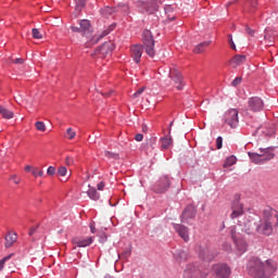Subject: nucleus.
<instances>
[{
    "instance_id": "obj_56",
    "label": "nucleus",
    "mask_w": 278,
    "mask_h": 278,
    "mask_svg": "<svg viewBox=\"0 0 278 278\" xmlns=\"http://www.w3.org/2000/svg\"><path fill=\"white\" fill-rule=\"evenodd\" d=\"M266 136H273V134H275V129H271V131L265 132Z\"/></svg>"
},
{
    "instance_id": "obj_1",
    "label": "nucleus",
    "mask_w": 278,
    "mask_h": 278,
    "mask_svg": "<svg viewBox=\"0 0 278 278\" xmlns=\"http://www.w3.org/2000/svg\"><path fill=\"white\" fill-rule=\"evenodd\" d=\"M277 270V263L267 261L266 265L260 258H252L249 262V275L254 278H269Z\"/></svg>"
},
{
    "instance_id": "obj_12",
    "label": "nucleus",
    "mask_w": 278,
    "mask_h": 278,
    "mask_svg": "<svg viewBox=\"0 0 278 278\" xmlns=\"http://www.w3.org/2000/svg\"><path fill=\"white\" fill-rule=\"evenodd\" d=\"M213 270L218 278H227L229 275H231V269H229L225 264L215 265Z\"/></svg>"
},
{
    "instance_id": "obj_4",
    "label": "nucleus",
    "mask_w": 278,
    "mask_h": 278,
    "mask_svg": "<svg viewBox=\"0 0 278 278\" xmlns=\"http://www.w3.org/2000/svg\"><path fill=\"white\" fill-rule=\"evenodd\" d=\"M162 4L161 1L159 0H151V2H146V1H139L138 5L141 8L142 13L147 14H153V12H156L157 8Z\"/></svg>"
},
{
    "instance_id": "obj_18",
    "label": "nucleus",
    "mask_w": 278,
    "mask_h": 278,
    "mask_svg": "<svg viewBox=\"0 0 278 278\" xmlns=\"http://www.w3.org/2000/svg\"><path fill=\"white\" fill-rule=\"evenodd\" d=\"M130 58H132L136 64H140V59L142 58L141 45H135L130 48Z\"/></svg>"
},
{
    "instance_id": "obj_52",
    "label": "nucleus",
    "mask_w": 278,
    "mask_h": 278,
    "mask_svg": "<svg viewBox=\"0 0 278 278\" xmlns=\"http://www.w3.org/2000/svg\"><path fill=\"white\" fill-rule=\"evenodd\" d=\"M97 188H98V190H103V188H105V182H103V181L99 182Z\"/></svg>"
},
{
    "instance_id": "obj_16",
    "label": "nucleus",
    "mask_w": 278,
    "mask_h": 278,
    "mask_svg": "<svg viewBox=\"0 0 278 278\" xmlns=\"http://www.w3.org/2000/svg\"><path fill=\"white\" fill-rule=\"evenodd\" d=\"M115 46L112 41L104 42L101 47L96 50V55H108L113 52Z\"/></svg>"
},
{
    "instance_id": "obj_46",
    "label": "nucleus",
    "mask_w": 278,
    "mask_h": 278,
    "mask_svg": "<svg viewBox=\"0 0 278 278\" xmlns=\"http://www.w3.org/2000/svg\"><path fill=\"white\" fill-rule=\"evenodd\" d=\"M65 164L66 166H73V164H75V160L71 156H67L65 160Z\"/></svg>"
},
{
    "instance_id": "obj_64",
    "label": "nucleus",
    "mask_w": 278,
    "mask_h": 278,
    "mask_svg": "<svg viewBox=\"0 0 278 278\" xmlns=\"http://www.w3.org/2000/svg\"><path fill=\"white\" fill-rule=\"evenodd\" d=\"M170 21H175V16H173V17L170 18Z\"/></svg>"
},
{
    "instance_id": "obj_5",
    "label": "nucleus",
    "mask_w": 278,
    "mask_h": 278,
    "mask_svg": "<svg viewBox=\"0 0 278 278\" xmlns=\"http://www.w3.org/2000/svg\"><path fill=\"white\" fill-rule=\"evenodd\" d=\"M169 77L176 90H184V76H181V72H179V70H170Z\"/></svg>"
},
{
    "instance_id": "obj_58",
    "label": "nucleus",
    "mask_w": 278,
    "mask_h": 278,
    "mask_svg": "<svg viewBox=\"0 0 278 278\" xmlns=\"http://www.w3.org/2000/svg\"><path fill=\"white\" fill-rule=\"evenodd\" d=\"M173 127V122L169 124V130H168V136H170V128Z\"/></svg>"
},
{
    "instance_id": "obj_57",
    "label": "nucleus",
    "mask_w": 278,
    "mask_h": 278,
    "mask_svg": "<svg viewBox=\"0 0 278 278\" xmlns=\"http://www.w3.org/2000/svg\"><path fill=\"white\" fill-rule=\"evenodd\" d=\"M226 251H231V245L226 244Z\"/></svg>"
},
{
    "instance_id": "obj_15",
    "label": "nucleus",
    "mask_w": 278,
    "mask_h": 278,
    "mask_svg": "<svg viewBox=\"0 0 278 278\" xmlns=\"http://www.w3.org/2000/svg\"><path fill=\"white\" fill-rule=\"evenodd\" d=\"M194 216H197V207L188 205L182 212L181 223H188V220H191Z\"/></svg>"
},
{
    "instance_id": "obj_51",
    "label": "nucleus",
    "mask_w": 278,
    "mask_h": 278,
    "mask_svg": "<svg viewBox=\"0 0 278 278\" xmlns=\"http://www.w3.org/2000/svg\"><path fill=\"white\" fill-rule=\"evenodd\" d=\"M143 138H144V136H143L142 134H137V135L135 136V140H136L137 142H142Z\"/></svg>"
},
{
    "instance_id": "obj_29",
    "label": "nucleus",
    "mask_w": 278,
    "mask_h": 278,
    "mask_svg": "<svg viewBox=\"0 0 278 278\" xmlns=\"http://www.w3.org/2000/svg\"><path fill=\"white\" fill-rule=\"evenodd\" d=\"M207 47H210V41L201 42L198 46H195V48L193 49V53H203V51H205Z\"/></svg>"
},
{
    "instance_id": "obj_17",
    "label": "nucleus",
    "mask_w": 278,
    "mask_h": 278,
    "mask_svg": "<svg viewBox=\"0 0 278 278\" xmlns=\"http://www.w3.org/2000/svg\"><path fill=\"white\" fill-rule=\"evenodd\" d=\"M174 229H175V231L178 232V236H180L185 242H189L190 232H189L188 227L180 225V224H175Z\"/></svg>"
},
{
    "instance_id": "obj_10",
    "label": "nucleus",
    "mask_w": 278,
    "mask_h": 278,
    "mask_svg": "<svg viewBox=\"0 0 278 278\" xmlns=\"http://www.w3.org/2000/svg\"><path fill=\"white\" fill-rule=\"evenodd\" d=\"M263 220L278 225L277 211L273 210L270 206L265 207L263 211Z\"/></svg>"
},
{
    "instance_id": "obj_32",
    "label": "nucleus",
    "mask_w": 278,
    "mask_h": 278,
    "mask_svg": "<svg viewBox=\"0 0 278 278\" xmlns=\"http://www.w3.org/2000/svg\"><path fill=\"white\" fill-rule=\"evenodd\" d=\"M173 146V138L172 137H163L161 139V147L162 149H168V147Z\"/></svg>"
},
{
    "instance_id": "obj_41",
    "label": "nucleus",
    "mask_w": 278,
    "mask_h": 278,
    "mask_svg": "<svg viewBox=\"0 0 278 278\" xmlns=\"http://www.w3.org/2000/svg\"><path fill=\"white\" fill-rule=\"evenodd\" d=\"M144 90H147V87H141L139 88L134 94H132V99H138V97H140V94H142L144 92Z\"/></svg>"
},
{
    "instance_id": "obj_61",
    "label": "nucleus",
    "mask_w": 278,
    "mask_h": 278,
    "mask_svg": "<svg viewBox=\"0 0 278 278\" xmlns=\"http://www.w3.org/2000/svg\"><path fill=\"white\" fill-rule=\"evenodd\" d=\"M142 131H147V125H142Z\"/></svg>"
},
{
    "instance_id": "obj_26",
    "label": "nucleus",
    "mask_w": 278,
    "mask_h": 278,
    "mask_svg": "<svg viewBox=\"0 0 278 278\" xmlns=\"http://www.w3.org/2000/svg\"><path fill=\"white\" fill-rule=\"evenodd\" d=\"M73 242H74V244H76V247H79V248L90 247V244L92 242V238H88V239H74Z\"/></svg>"
},
{
    "instance_id": "obj_60",
    "label": "nucleus",
    "mask_w": 278,
    "mask_h": 278,
    "mask_svg": "<svg viewBox=\"0 0 278 278\" xmlns=\"http://www.w3.org/2000/svg\"><path fill=\"white\" fill-rule=\"evenodd\" d=\"M231 49H236V43H230Z\"/></svg>"
},
{
    "instance_id": "obj_44",
    "label": "nucleus",
    "mask_w": 278,
    "mask_h": 278,
    "mask_svg": "<svg viewBox=\"0 0 278 278\" xmlns=\"http://www.w3.org/2000/svg\"><path fill=\"white\" fill-rule=\"evenodd\" d=\"M129 255H131V249H127L126 251H124L122 254H121V257L123 260H127L129 257Z\"/></svg>"
},
{
    "instance_id": "obj_21",
    "label": "nucleus",
    "mask_w": 278,
    "mask_h": 278,
    "mask_svg": "<svg viewBox=\"0 0 278 278\" xmlns=\"http://www.w3.org/2000/svg\"><path fill=\"white\" fill-rule=\"evenodd\" d=\"M188 251L185 250H176L174 253V258L178 264H182V262H188Z\"/></svg>"
},
{
    "instance_id": "obj_27",
    "label": "nucleus",
    "mask_w": 278,
    "mask_h": 278,
    "mask_svg": "<svg viewBox=\"0 0 278 278\" xmlns=\"http://www.w3.org/2000/svg\"><path fill=\"white\" fill-rule=\"evenodd\" d=\"M75 1V12L76 15L79 14L81 12V10H84L86 8V3L88 2V0H74Z\"/></svg>"
},
{
    "instance_id": "obj_36",
    "label": "nucleus",
    "mask_w": 278,
    "mask_h": 278,
    "mask_svg": "<svg viewBox=\"0 0 278 278\" xmlns=\"http://www.w3.org/2000/svg\"><path fill=\"white\" fill-rule=\"evenodd\" d=\"M104 155L109 160H121V155H118L117 153H114V152L105 151Z\"/></svg>"
},
{
    "instance_id": "obj_63",
    "label": "nucleus",
    "mask_w": 278,
    "mask_h": 278,
    "mask_svg": "<svg viewBox=\"0 0 278 278\" xmlns=\"http://www.w3.org/2000/svg\"><path fill=\"white\" fill-rule=\"evenodd\" d=\"M229 42H230V45H232V42H233V39H232V38H230V39H229Z\"/></svg>"
},
{
    "instance_id": "obj_55",
    "label": "nucleus",
    "mask_w": 278,
    "mask_h": 278,
    "mask_svg": "<svg viewBox=\"0 0 278 278\" xmlns=\"http://www.w3.org/2000/svg\"><path fill=\"white\" fill-rule=\"evenodd\" d=\"M34 233H36V228L33 227L29 229L28 236H33Z\"/></svg>"
},
{
    "instance_id": "obj_34",
    "label": "nucleus",
    "mask_w": 278,
    "mask_h": 278,
    "mask_svg": "<svg viewBox=\"0 0 278 278\" xmlns=\"http://www.w3.org/2000/svg\"><path fill=\"white\" fill-rule=\"evenodd\" d=\"M12 257H14V254H9L7 256H4L1 261H0V270H3V268H5V263L10 262V260H12Z\"/></svg>"
},
{
    "instance_id": "obj_59",
    "label": "nucleus",
    "mask_w": 278,
    "mask_h": 278,
    "mask_svg": "<svg viewBox=\"0 0 278 278\" xmlns=\"http://www.w3.org/2000/svg\"><path fill=\"white\" fill-rule=\"evenodd\" d=\"M90 229H91V233H94V226H90Z\"/></svg>"
},
{
    "instance_id": "obj_22",
    "label": "nucleus",
    "mask_w": 278,
    "mask_h": 278,
    "mask_svg": "<svg viewBox=\"0 0 278 278\" xmlns=\"http://www.w3.org/2000/svg\"><path fill=\"white\" fill-rule=\"evenodd\" d=\"M244 62H247V55L242 54H237L230 60L232 68H238V66H241Z\"/></svg>"
},
{
    "instance_id": "obj_13",
    "label": "nucleus",
    "mask_w": 278,
    "mask_h": 278,
    "mask_svg": "<svg viewBox=\"0 0 278 278\" xmlns=\"http://www.w3.org/2000/svg\"><path fill=\"white\" fill-rule=\"evenodd\" d=\"M201 270L194 265H188L184 273V278H203Z\"/></svg>"
},
{
    "instance_id": "obj_28",
    "label": "nucleus",
    "mask_w": 278,
    "mask_h": 278,
    "mask_svg": "<svg viewBox=\"0 0 278 278\" xmlns=\"http://www.w3.org/2000/svg\"><path fill=\"white\" fill-rule=\"evenodd\" d=\"M108 34H110V31L104 30L102 34L96 35L94 37H92V39L90 40V42L87 43V47H90V45H97V42H99V40H100L101 38H105V36H108Z\"/></svg>"
},
{
    "instance_id": "obj_3",
    "label": "nucleus",
    "mask_w": 278,
    "mask_h": 278,
    "mask_svg": "<svg viewBox=\"0 0 278 278\" xmlns=\"http://www.w3.org/2000/svg\"><path fill=\"white\" fill-rule=\"evenodd\" d=\"M248 155L250 160L254 162V164H264V162H268L275 157V154L268 152L267 150H261V153L249 152Z\"/></svg>"
},
{
    "instance_id": "obj_53",
    "label": "nucleus",
    "mask_w": 278,
    "mask_h": 278,
    "mask_svg": "<svg viewBox=\"0 0 278 278\" xmlns=\"http://www.w3.org/2000/svg\"><path fill=\"white\" fill-rule=\"evenodd\" d=\"M25 62V60L23 59H15L14 60V64H23Z\"/></svg>"
},
{
    "instance_id": "obj_19",
    "label": "nucleus",
    "mask_w": 278,
    "mask_h": 278,
    "mask_svg": "<svg viewBox=\"0 0 278 278\" xmlns=\"http://www.w3.org/2000/svg\"><path fill=\"white\" fill-rule=\"evenodd\" d=\"M170 188V180L167 176H162L156 185V192L164 193Z\"/></svg>"
},
{
    "instance_id": "obj_20",
    "label": "nucleus",
    "mask_w": 278,
    "mask_h": 278,
    "mask_svg": "<svg viewBox=\"0 0 278 278\" xmlns=\"http://www.w3.org/2000/svg\"><path fill=\"white\" fill-rule=\"evenodd\" d=\"M5 243L4 247L5 249H11V247H14V243L16 240H18V235L16 232H8L7 236L4 237Z\"/></svg>"
},
{
    "instance_id": "obj_6",
    "label": "nucleus",
    "mask_w": 278,
    "mask_h": 278,
    "mask_svg": "<svg viewBox=\"0 0 278 278\" xmlns=\"http://www.w3.org/2000/svg\"><path fill=\"white\" fill-rule=\"evenodd\" d=\"M224 118L225 123H227V125H229L232 129H236V127H238V110L231 109L227 111L224 115Z\"/></svg>"
},
{
    "instance_id": "obj_24",
    "label": "nucleus",
    "mask_w": 278,
    "mask_h": 278,
    "mask_svg": "<svg viewBox=\"0 0 278 278\" xmlns=\"http://www.w3.org/2000/svg\"><path fill=\"white\" fill-rule=\"evenodd\" d=\"M236 247H237V251L239 253V255H242V253H247V241H244V239H238L237 241H235Z\"/></svg>"
},
{
    "instance_id": "obj_50",
    "label": "nucleus",
    "mask_w": 278,
    "mask_h": 278,
    "mask_svg": "<svg viewBox=\"0 0 278 278\" xmlns=\"http://www.w3.org/2000/svg\"><path fill=\"white\" fill-rule=\"evenodd\" d=\"M47 175H50L52 177V175H55V168L53 166H49L47 169Z\"/></svg>"
},
{
    "instance_id": "obj_47",
    "label": "nucleus",
    "mask_w": 278,
    "mask_h": 278,
    "mask_svg": "<svg viewBox=\"0 0 278 278\" xmlns=\"http://www.w3.org/2000/svg\"><path fill=\"white\" fill-rule=\"evenodd\" d=\"M10 180L13 181V182L16 184V185L21 184V178H18L17 175H12V176L10 177Z\"/></svg>"
},
{
    "instance_id": "obj_39",
    "label": "nucleus",
    "mask_w": 278,
    "mask_h": 278,
    "mask_svg": "<svg viewBox=\"0 0 278 278\" xmlns=\"http://www.w3.org/2000/svg\"><path fill=\"white\" fill-rule=\"evenodd\" d=\"M33 37L36 40H42V34H40V30H38V28H33Z\"/></svg>"
},
{
    "instance_id": "obj_43",
    "label": "nucleus",
    "mask_w": 278,
    "mask_h": 278,
    "mask_svg": "<svg viewBox=\"0 0 278 278\" xmlns=\"http://www.w3.org/2000/svg\"><path fill=\"white\" fill-rule=\"evenodd\" d=\"M230 233H231V238H232V240H233V242H236L237 240H238V233H237V231H236V226H232L231 228H230Z\"/></svg>"
},
{
    "instance_id": "obj_49",
    "label": "nucleus",
    "mask_w": 278,
    "mask_h": 278,
    "mask_svg": "<svg viewBox=\"0 0 278 278\" xmlns=\"http://www.w3.org/2000/svg\"><path fill=\"white\" fill-rule=\"evenodd\" d=\"M245 31L247 34H249V36H251L253 38V36H255V30L251 29V27L247 26L245 27Z\"/></svg>"
},
{
    "instance_id": "obj_31",
    "label": "nucleus",
    "mask_w": 278,
    "mask_h": 278,
    "mask_svg": "<svg viewBox=\"0 0 278 278\" xmlns=\"http://www.w3.org/2000/svg\"><path fill=\"white\" fill-rule=\"evenodd\" d=\"M89 190L87 192L89 199H91V201H99L100 199V195H99V192H97V189L92 188L89 186Z\"/></svg>"
},
{
    "instance_id": "obj_40",
    "label": "nucleus",
    "mask_w": 278,
    "mask_h": 278,
    "mask_svg": "<svg viewBox=\"0 0 278 278\" xmlns=\"http://www.w3.org/2000/svg\"><path fill=\"white\" fill-rule=\"evenodd\" d=\"M33 175H34L35 177H43L45 172H42V169H39L38 167H35V168L33 169Z\"/></svg>"
},
{
    "instance_id": "obj_2",
    "label": "nucleus",
    "mask_w": 278,
    "mask_h": 278,
    "mask_svg": "<svg viewBox=\"0 0 278 278\" xmlns=\"http://www.w3.org/2000/svg\"><path fill=\"white\" fill-rule=\"evenodd\" d=\"M143 49L149 58H155V40L151 30H143L142 34Z\"/></svg>"
},
{
    "instance_id": "obj_48",
    "label": "nucleus",
    "mask_w": 278,
    "mask_h": 278,
    "mask_svg": "<svg viewBox=\"0 0 278 278\" xmlns=\"http://www.w3.org/2000/svg\"><path fill=\"white\" fill-rule=\"evenodd\" d=\"M216 147L217 149H223V137H217Z\"/></svg>"
},
{
    "instance_id": "obj_8",
    "label": "nucleus",
    "mask_w": 278,
    "mask_h": 278,
    "mask_svg": "<svg viewBox=\"0 0 278 278\" xmlns=\"http://www.w3.org/2000/svg\"><path fill=\"white\" fill-rule=\"evenodd\" d=\"M248 110L250 112H262L264 110V101L260 97H252L248 101Z\"/></svg>"
},
{
    "instance_id": "obj_62",
    "label": "nucleus",
    "mask_w": 278,
    "mask_h": 278,
    "mask_svg": "<svg viewBox=\"0 0 278 278\" xmlns=\"http://www.w3.org/2000/svg\"><path fill=\"white\" fill-rule=\"evenodd\" d=\"M244 231L249 232V231H251V228H244Z\"/></svg>"
},
{
    "instance_id": "obj_38",
    "label": "nucleus",
    "mask_w": 278,
    "mask_h": 278,
    "mask_svg": "<svg viewBox=\"0 0 278 278\" xmlns=\"http://www.w3.org/2000/svg\"><path fill=\"white\" fill-rule=\"evenodd\" d=\"M114 12H118V10L112 7H106L102 10V13L104 14V16H108V14H114Z\"/></svg>"
},
{
    "instance_id": "obj_30",
    "label": "nucleus",
    "mask_w": 278,
    "mask_h": 278,
    "mask_svg": "<svg viewBox=\"0 0 278 278\" xmlns=\"http://www.w3.org/2000/svg\"><path fill=\"white\" fill-rule=\"evenodd\" d=\"M0 114L2 115V118H7V119L14 118V112H12L1 105H0Z\"/></svg>"
},
{
    "instance_id": "obj_14",
    "label": "nucleus",
    "mask_w": 278,
    "mask_h": 278,
    "mask_svg": "<svg viewBox=\"0 0 278 278\" xmlns=\"http://www.w3.org/2000/svg\"><path fill=\"white\" fill-rule=\"evenodd\" d=\"M195 251L201 260H206V262L214 260V255H212V252H210V249L205 245H197Z\"/></svg>"
},
{
    "instance_id": "obj_33",
    "label": "nucleus",
    "mask_w": 278,
    "mask_h": 278,
    "mask_svg": "<svg viewBox=\"0 0 278 278\" xmlns=\"http://www.w3.org/2000/svg\"><path fill=\"white\" fill-rule=\"evenodd\" d=\"M238 162L235 155L228 156L224 163V168H229V166H233Z\"/></svg>"
},
{
    "instance_id": "obj_42",
    "label": "nucleus",
    "mask_w": 278,
    "mask_h": 278,
    "mask_svg": "<svg viewBox=\"0 0 278 278\" xmlns=\"http://www.w3.org/2000/svg\"><path fill=\"white\" fill-rule=\"evenodd\" d=\"M66 173H67L66 166L59 167L58 175H60L61 177H66Z\"/></svg>"
},
{
    "instance_id": "obj_11",
    "label": "nucleus",
    "mask_w": 278,
    "mask_h": 278,
    "mask_svg": "<svg viewBox=\"0 0 278 278\" xmlns=\"http://www.w3.org/2000/svg\"><path fill=\"white\" fill-rule=\"evenodd\" d=\"M231 214H230V218H232V220L235 218H239V216H242V214H244V204H242L239 200H235L231 204Z\"/></svg>"
},
{
    "instance_id": "obj_54",
    "label": "nucleus",
    "mask_w": 278,
    "mask_h": 278,
    "mask_svg": "<svg viewBox=\"0 0 278 278\" xmlns=\"http://www.w3.org/2000/svg\"><path fill=\"white\" fill-rule=\"evenodd\" d=\"M25 170H26V173L33 172L34 167H31L30 165H26Z\"/></svg>"
},
{
    "instance_id": "obj_35",
    "label": "nucleus",
    "mask_w": 278,
    "mask_h": 278,
    "mask_svg": "<svg viewBox=\"0 0 278 278\" xmlns=\"http://www.w3.org/2000/svg\"><path fill=\"white\" fill-rule=\"evenodd\" d=\"M75 136H77V132H75L73 128H67L65 138H67V140H75Z\"/></svg>"
},
{
    "instance_id": "obj_45",
    "label": "nucleus",
    "mask_w": 278,
    "mask_h": 278,
    "mask_svg": "<svg viewBox=\"0 0 278 278\" xmlns=\"http://www.w3.org/2000/svg\"><path fill=\"white\" fill-rule=\"evenodd\" d=\"M240 84H242V77H237L232 80L231 85L232 86H240Z\"/></svg>"
},
{
    "instance_id": "obj_25",
    "label": "nucleus",
    "mask_w": 278,
    "mask_h": 278,
    "mask_svg": "<svg viewBox=\"0 0 278 278\" xmlns=\"http://www.w3.org/2000/svg\"><path fill=\"white\" fill-rule=\"evenodd\" d=\"M257 10V0H248L245 3V12L253 14Z\"/></svg>"
},
{
    "instance_id": "obj_23",
    "label": "nucleus",
    "mask_w": 278,
    "mask_h": 278,
    "mask_svg": "<svg viewBox=\"0 0 278 278\" xmlns=\"http://www.w3.org/2000/svg\"><path fill=\"white\" fill-rule=\"evenodd\" d=\"M264 38L267 45H273L275 42V38H277V31L270 28H267L265 29Z\"/></svg>"
},
{
    "instance_id": "obj_37",
    "label": "nucleus",
    "mask_w": 278,
    "mask_h": 278,
    "mask_svg": "<svg viewBox=\"0 0 278 278\" xmlns=\"http://www.w3.org/2000/svg\"><path fill=\"white\" fill-rule=\"evenodd\" d=\"M35 127L37 131H47V125L45 124V122H36Z\"/></svg>"
},
{
    "instance_id": "obj_7",
    "label": "nucleus",
    "mask_w": 278,
    "mask_h": 278,
    "mask_svg": "<svg viewBox=\"0 0 278 278\" xmlns=\"http://www.w3.org/2000/svg\"><path fill=\"white\" fill-rule=\"evenodd\" d=\"M256 225V231L262 236H270L273 233V224L271 222H266L264 219H260Z\"/></svg>"
},
{
    "instance_id": "obj_9",
    "label": "nucleus",
    "mask_w": 278,
    "mask_h": 278,
    "mask_svg": "<svg viewBox=\"0 0 278 278\" xmlns=\"http://www.w3.org/2000/svg\"><path fill=\"white\" fill-rule=\"evenodd\" d=\"M72 31H77L78 34H83V36H88L90 34V21L88 20H80L79 27L71 26Z\"/></svg>"
}]
</instances>
